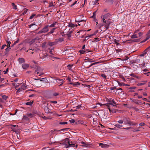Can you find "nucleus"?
Segmentation results:
<instances>
[{
    "label": "nucleus",
    "instance_id": "22",
    "mask_svg": "<svg viewBox=\"0 0 150 150\" xmlns=\"http://www.w3.org/2000/svg\"><path fill=\"white\" fill-rule=\"evenodd\" d=\"M116 127L119 128H120L122 127L123 126L122 125H120L119 124H116L115 125Z\"/></svg>",
    "mask_w": 150,
    "mask_h": 150
},
{
    "label": "nucleus",
    "instance_id": "35",
    "mask_svg": "<svg viewBox=\"0 0 150 150\" xmlns=\"http://www.w3.org/2000/svg\"><path fill=\"white\" fill-rule=\"evenodd\" d=\"M55 43L54 42H49L48 43L49 45L50 46H53L55 44Z\"/></svg>",
    "mask_w": 150,
    "mask_h": 150
},
{
    "label": "nucleus",
    "instance_id": "3",
    "mask_svg": "<svg viewBox=\"0 0 150 150\" xmlns=\"http://www.w3.org/2000/svg\"><path fill=\"white\" fill-rule=\"evenodd\" d=\"M65 142L66 143H68L65 145V147L66 148L70 147H74L75 146V144H73L71 141H69L68 138H66L65 139Z\"/></svg>",
    "mask_w": 150,
    "mask_h": 150
},
{
    "label": "nucleus",
    "instance_id": "11",
    "mask_svg": "<svg viewBox=\"0 0 150 150\" xmlns=\"http://www.w3.org/2000/svg\"><path fill=\"white\" fill-rule=\"evenodd\" d=\"M6 47H7L6 48L5 50L6 54H8L11 49V46H7Z\"/></svg>",
    "mask_w": 150,
    "mask_h": 150
},
{
    "label": "nucleus",
    "instance_id": "33",
    "mask_svg": "<svg viewBox=\"0 0 150 150\" xmlns=\"http://www.w3.org/2000/svg\"><path fill=\"white\" fill-rule=\"evenodd\" d=\"M33 103V102L30 101L26 103V104L27 105H31Z\"/></svg>",
    "mask_w": 150,
    "mask_h": 150
},
{
    "label": "nucleus",
    "instance_id": "55",
    "mask_svg": "<svg viewBox=\"0 0 150 150\" xmlns=\"http://www.w3.org/2000/svg\"><path fill=\"white\" fill-rule=\"evenodd\" d=\"M42 118H43V119H44V120H46L48 119H49V118H48V117H45V116H42Z\"/></svg>",
    "mask_w": 150,
    "mask_h": 150
},
{
    "label": "nucleus",
    "instance_id": "16",
    "mask_svg": "<svg viewBox=\"0 0 150 150\" xmlns=\"http://www.w3.org/2000/svg\"><path fill=\"white\" fill-rule=\"evenodd\" d=\"M11 39L8 38V37L7 38L6 40V42L7 43V45H6L7 46H11L10 44H11V42H10Z\"/></svg>",
    "mask_w": 150,
    "mask_h": 150
},
{
    "label": "nucleus",
    "instance_id": "8",
    "mask_svg": "<svg viewBox=\"0 0 150 150\" xmlns=\"http://www.w3.org/2000/svg\"><path fill=\"white\" fill-rule=\"evenodd\" d=\"M69 129V128H64L63 129H61L59 130H57L56 129H54V130H52L51 131V133L52 134H55V133L57 132L62 131H67Z\"/></svg>",
    "mask_w": 150,
    "mask_h": 150
},
{
    "label": "nucleus",
    "instance_id": "48",
    "mask_svg": "<svg viewBox=\"0 0 150 150\" xmlns=\"http://www.w3.org/2000/svg\"><path fill=\"white\" fill-rule=\"evenodd\" d=\"M116 41V40L115 39L114 40V42H115V44H116L117 46L118 45H120V44L117 42Z\"/></svg>",
    "mask_w": 150,
    "mask_h": 150
},
{
    "label": "nucleus",
    "instance_id": "45",
    "mask_svg": "<svg viewBox=\"0 0 150 150\" xmlns=\"http://www.w3.org/2000/svg\"><path fill=\"white\" fill-rule=\"evenodd\" d=\"M58 40L59 41V42H62L63 41H64V39L63 38H59Z\"/></svg>",
    "mask_w": 150,
    "mask_h": 150
},
{
    "label": "nucleus",
    "instance_id": "47",
    "mask_svg": "<svg viewBox=\"0 0 150 150\" xmlns=\"http://www.w3.org/2000/svg\"><path fill=\"white\" fill-rule=\"evenodd\" d=\"M79 52L81 54H84L86 52V51L84 50H80Z\"/></svg>",
    "mask_w": 150,
    "mask_h": 150
},
{
    "label": "nucleus",
    "instance_id": "36",
    "mask_svg": "<svg viewBox=\"0 0 150 150\" xmlns=\"http://www.w3.org/2000/svg\"><path fill=\"white\" fill-rule=\"evenodd\" d=\"M117 83L120 86H122V85L124 86V85H125V84L123 83H120L118 81H117Z\"/></svg>",
    "mask_w": 150,
    "mask_h": 150
},
{
    "label": "nucleus",
    "instance_id": "17",
    "mask_svg": "<svg viewBox=\"0 0 150 150\" xmlns=\"http://www.w3.org/2000/svg\"><path fill=\"white\" fill-rule=\"evenodd\" d=\"M140 61V60L139 59H136L132 60L131 61V62L132 63H139Z\"/></svg>",
    "mask_w": 150,
    "mask_h": 150
},
{
    "label": "nucleus",
    "instance_id": "27",
    "mask_svg": "<svg viewBox=\"0 0 150 150\" xmlns=\"http://www.w3.org/2000/svg\"><path fill=\"white\" fill-rule=\"evenodd\" d=\"M138 37L137 36L136 34H134L133 35H132L131 36V38L132 39L136 38H137Z\"/></svg>",
    "mask_w": 150,
    "mask_h": 150
},
{
    "label": "nucleus",
    "instance_id": "52",
    "mask_svg": "<svg viewBox=\"0 0 150 150\" xmlns=\"http://www.w3.org/2000/svg\"><path fill=\"white\" fill-rule=\"evenodd\" d=\"M81 144H83V145H82L83 146H85V147L86 146V143L84 142H81Z\"/></svg>",
    "mask_w": 150,
    "mask_h": 150
},
{
    "label": "nucleus",
    "instance_id": "54",
    "mask_svg": "<svg viewBox=\"0 0 150 150\" xmlns=\"http://www.w3.org/2000/svg\"><path fill=\"white\" fill-rule=\"evenodd\" d=\"M59 95V93H54L53 94V95L54 96H57Z\"/></svg>",
    "mask_w": 150,
    "mask_h": 150
},
{
    "label": "nucleus",
    "instance_id": "43",
    "mask_svg": "<svg viewBox=\"0 0 150 150\" xmlns=\"http://www.w3.org/2000/svg\"><path fill=\"white\" fill-rule=\"evenodd\" d=\"M117 122L120 124H122L124 122L123 119V120H118Z\"/></svg>",
    "mask_w": 150,
    "mask_h": 150
},
{
    "label": "nucleus",
    "instance_id": "9",
    "mask_svg": "<svg viewBox=\"0 0 150 150\" xmlns=\"http://www.w3.org/2000/svg\"><path fill=\"white\" fill-rule=\"evenodd\" d=\"M104 23V24L103 25L105 26V27L106 28V30L108 29L110 24V21L109 20L107 21H106L105 23Z\"/></svg>",
    "mask_w": 150,
    "mask_h": 150
},
{
    "label": "nucleus",
    "instance_id": "41",
    "mask_svg": "<svg viewBox=\"0 0 150 150\" xmlns=\"http://www.w3.org/2000/svg\"><path fill=\"white\" fill-rule=\"evenodd\" d=\"M32 50V51H33L34 50H32V49H30L29 50H28L27 51H26V52H28V51H29V52L31 53V54H33V53H34V52H31L30 51V50Z\"/></svg>",
    "mask_w": 150,
    "mask_h": 150
},
{
    "label": "nucleus",
    "instance_id": "12",
    "mask_svg": "<svg viewBox=\"0 0 150 150\" xmlns=\"http://www.w3.org/2000/svg\"><path fill=\"white\" fill-rule=\"evenodd\" d=\"M29 67V65L27 64H23L22 65V67L24 69H26Z\"/></svg>",
    "mask_w": 150,
    "mask_h": 150
},
{
    "label": "nucleus",
    "instance_id": "10",
    "mask_svg": "<svg viewBox=\"0 0 150 150\" xmlns=\"http://www.w3.org/2000/svg\"><path fill=\"white\" fill-rule=\"evenodd\" d=\"M11 128L12 131L14 132H16L18 130V126L11 125Z\"/></svg>",
    "mask_w": 150,
    "mask_h": 150
},
{
    "label": "nucleus",
    "instance_id": "13",
    "mask_svg": "<svg viewBox=\"0 0 150 150\" xmlns=\"http://www.w3.org/2000/svg\"><path fill=\"white\" fill-rule=\"evenodd\" d=\"M99 146H101L102 148H106L108 146V145L106 144H104L101 143H100L99 144Z\"/></svg>",
    "mask_w": 150,
    "mask_h": 150
},
{
    "label": "nucleus",
    "instance_id": "29",
    "mask_svg": "<svg viewBox=\"0 0 150 150\" xmlns=\"http://www.w3.org/2000/svg\"><path fill=\"white\" fill-rule=\"evenodd\" d=\"M148 50H146V49L144 51V52L143 53L140 54V56H144L147 53V52L148 51Z\"/></svg>",
    "mask_w": 150,
    "mask_h": 150
},
{
    "label": "nucleus",
    "instance_id": "5",
    "mask_svg": "<svg viewBox=\"0 0 150 150\" xmlns=\"http://www.w3.org/2000/svg\"><path fill=\"white\" fill-rule=\"evenodd\" d=\"M49 25H47L44 27L38 33V34L42 33H45L47 32L49 30Z\"/></svg>",
    "mask_w": 150,
    "mask_h": 150
},
{
    "label": "nucleus",
    "instance_id": "49",
    "mask_svg": "<svg viewBox=\"0 0 150 150\" xmlns=\"http://www.w3.org/2000/svg\"><path fill=\"white\" fill-rule=\"evenodd\" d=\"M35 16V14H32L30 17V19H32Z\"/></svg>",
    "mask_w": 150,
    "mask_h": 150
},
{
    "label": "nucleus",
    "instance_id": "44",
    "mask_svg": "<svg viewBox=\"0 0 150 150\" xmlns=\"http://www.w3.org/2000/svg\"><path fill=\"white\" fill-rule=\"evenodd\" d=\"M59 124L60 125H65L67 124V122H60Z\"/></svg>",
    "mask_w": 150,
    "mask_h": 150
},
{
    "label": "nucleus",
    "instance_id": "14",
    "mask_svg": "<svg viewBox=\"0 0 150 150\" xmlns=\"http://www.w3.org/2000/svg\"><path fill=\"white\" fill-rule=\"evenodd\" d=\"M86 20H85L84 19H81L79 18H76L75 21L77 22H81L82 21H86Z\"/></svg>",
    "mask_w": 150,
    "mask_h": 150
},
{
    "label": "nucleus",
    "instance_id": "42",
    "mask_svg": "<svg viewBox=\"0 0 150 150\" xmlns=\"http://www.w3.org/2000/svg\"><path fill=\"white\" fill-rule=\"evenodd\" d=\"M94 39L95 40L93 41V42H97V41H99L100 40V39L98 38H95Z\"/></svg>",
    "mask_w": 150,
    "mask_h": 150
},
{
    "label": "nucleus",
    "instance_id": "50",
    "mask_svg": "<svg viewBox=\"0 0 150 150\" xmlns=\"http://www.w3.org/2000/svg\"><path fill=\"white\" fill-rule=\"evenodd\" d=\"M7 45H3L1 48V49L2 50H3V49H4V48L5 47H6V46Z\"/></svg>",
    "mask_w": 150,
    "mask_h": 150
},
{
    "label": "nucleus",
    "instance_id": "53",
    "mask_svg": "<svg viewBox=\"0 0 150 150\" xmlns=\"http://www.w3.org/2000/svg\"><path fill=\"white\" fill-rule=\"evenodd\" d=\"M69 121L71 123H74L75 122V121L73 119L70 120Z\"/></svg>",
    "mask_w": 150,
    "mask_h": 150
},
{
    "label": "nucleus",
    "instance_id": "60",
    "mask_svg": "<svg viewBox=\"0 0 150 150\" xmlns=\"http://www.w3.org/2000/svg\"><path fill=\"white\" fill-rule=\"evenodd\" d=\"M67 80L69 81L70 82V83L71 82V78L69 77H68V78H67Z\"/></svg>",
    "mask_w": 150,
    "mask_h": 150
},
{
    "label": "nucleus",
    "instance_id": "26",
    "mask_svg": "<svg viewBox=\"0 0 150 150\" xmlns=\"http://www.w3.org/2000/svg\"><path fill=\"white\" fill-rule=\"evenodd\" d=\"M98 32V31L97 30L93 34H92L90 35V37H91L93 35H95Z\"/></svg>",
    "mask_w": 150,
    "mask_h": 150
},
{
    "label": "nucleus",
    "instance_id": "58",
    "mask_svg": "<svg viewBox=\"0 0 150 150\" xmlns=\"http://www.w3.org/2000/svg\"><path fill=\"white\" fill-rule=\"evenodd\" d=\"M142 66H141L142 67H146V66L145 65V63L144 62H143V64H141Z\"/></svg>",
    "mask_w": 150,
    "mask_h": 150
},
{
    "label": "nucleus",
    "instance_id": "30",
    "mask_svg": "<svg viewBox=\"0 0 150 150\" xmlns=\"http://www.w3.org/2000/svg\"><path fill=\"white\" fill-rule=\"evenodd\" d=\"M86 147L91 148L92 147V145L88 143H86Z\"/></svg>",
    "mask_w": 150,
    "mask_h": 150
},
{
    "label": "nucleus",
    "instance_id": "28",
    "mask_svg": "<svg viewBox=\"0 0 150 150\" xmlns=\"http://www.w3.org/2000/svg\"><path fill=\"white\" fill-rule=\"evenodd\" d=\"M12 6H13V9L16 10L17 9V6L15 5L14 3H12Z\"/></svg>",
    "mask_w": 150,
    "mask_h": 150
},
{
    "label": "nucleus",
    "instance_id": "19",
    "mask_svg": "<svg viewBox=\"0 0 150 150\" xmlns=\"http://www.w3.org/2000/svg\"><path fill=\"white\" fill-rule=\"evenodd\" d=\"M107 73L108 72L107 71H105L104 74H102L101 75V76L104 79H106L107 78V75L108 76Z\"/></svg>",
    "mask_w": 150,
    "mask_h": 150
},
{
    "label": "nucleus",
    "instance_id": "38",
    "mask_svg": "<svg viewBox=\"0 0 150 150\" xmlns=\"http://www.w3.org/2000/svg\"><path fill=\"white\" fill-rule=\"evenodd\" d=\"M2 99L4 100H6L8 98V97L5 95L2 96Z\"/></svg>",
    "mask_w": 150,
    "mask_h": 150
},
{
    "label": "nucleus",
    "instance_id": "46",
    "mask_svg": "<svg viewBox=\"0 0 150 150\" xmlns=\"http://www.w3.org/2000/svg\"><path fill=\"white\" fill-rule=\"evenodd\" d=\"M69 27H71L72 28L74 27V24H73L72 23H69Z\"/></svg>",
    "mask_w": 150,
    "mask_h": 150
},
{
    "label": "nucleus",
    "instance_id": "4",
    "mask_svg": "<svg viewBox=\"0 0 150 150\" xmlns=\"http://www.w3.org/2000/svg\"><path fill=\"white\" fill-rule=\"evenodd\" d=\"M108 103L106 104H103V105H106L108 107H109V105H112L113 106H114L115 105L113 104L112 103L115 104H116V102L114 101L113 99H110L108 100Z\"/></svg>",
    "mask_w": 150,
    "mask_h": 150
},
{
    "label": "nucleus",
    "instance_id": "24",
    "mask_svg": "<svg viewBox=\"0 0 150 150\" xmlns=\"http://www.w3.org/2000/svg\"><path fill=\"white\" fill-rule=\"evenodd\" d=\"M72 30H70L68 32L67 35L69 37H70L71 36V33H72Z\"/></svg>",
    "mask_w": 150,
    "mask_h": 150
},
{
    "label": "nucleus",
    "instance_id": "18",
    "mask_svg": "<svg viewBox=\"0 0 150 150\" xmlns=\"http://www.w3.org/2000/svg\"><path fill=\"white\" fill-rule=\"evenodd\" d=\"M18 61L20 63H22L25 62V61L24 58H19L18 59Z\"/></svg>",
    "mask_w": 150,
    "mask_h": 150
},
{
    "label": "nucleus",
    "instance_id": "32",
    "mask_svg": "<svg viewBox=\"0 0 150 150\" xmlns=\"http://www.w3.org/2000/svg\"><path fill=\"white\" fill-rule=\"evenodd\" d=\"M27 115L28 117H32L34 116V115L31 113H28Z\"/></svg>",
    "mask_w": 150,
    "mask_h": 150
},
{
    "label": "nucleus",
    "instance_id": "31",
    "mask_svg": "<svg viewBox=\"0 0 150 150\" xmlns=\"http://www.w3.org/2000/svg\"><path fill=\"white\" fill-rule=\"evenodd\" d=\"M130 76L133 77H135L136 78H139V77L137 76L136 75L134 74H130Z\"/></svg>",
    "mask_w": 150,
    "mask_h": 150
},
{
    "label": "nucleus",
    "instance_id": "39",
    "mask_svg": "<svg viewBox=\"0 0 150 150\" xmlns=\"http://www.w3.org/2000/svg\"><path fill=\"white\" fill-rule=\"evenodd\" d=\"M23 119L26 120H29V118L26 116H24Z\"/></svg>",
    "mask_w": 150,
    "mask_h": 150
},
{
    "label": "nucleus",
    "instance_id": "15",
    "mask_svg": "<svg viewBox=\"0 0 150 150\" xmlns=\"http://www.w3.org/2000/svg\"><path fill=\"white\" fill-rule=\"evenodd\" d=\"M147 82L146 81H141L140 83H138L137 84V85L138 86H141L142 85H144L146 84V82Z\"/></svg>",
    "mask_w": 150,
    "mask_h": 150
},
{
    "label": "nucleus",
    "instance_id": "23",
    "mask_svg": "<svg viewBox=\"0 0 150 150\" xmlns=\"http://www.w3.org/2000/svg\"><path fill=\"white\" fill-rule=\"evenodd\" d=\"M69 84H70L71 85H73V86H76V85H79L80 83H79L78 82H76V83H73L72 82H71L69 83Z\"/></svg>",
    "mask_w": 150,
    "mask_h": 150
},
{
    "label": "nucleus",
    "instance_id": "59",
    "mask_svg": "<svg viewBox=\"0 0 150 150\" xmlns=\"http://www.w3.org/2000/svg\"><path fill=\"white\" fill-rule=\"evenodd\" d=\"M108 109H109L110 112H113V113L115 112H114V111H113V110H112L110 109V105H109V107H108Z\"/></svg>",
    "mask_w": 150,
    "mask_h": 150
},
{
    "label": "nucleus",
    "instance_id": "40",
    "mask_svg": "<svg viewBox=\"0 0 150 150\" xmlns=\"http://www.w3.org/2000/svg\"><path fill=\"white\" fill-rule=\"evenodd\" d=\"M22 89H21V88H18L16 89V90H17V91L16 92V93H18L21 91L22 90Z\"/></svg>",
    "mask_w": 150,
    "mask_h": 150
},
{
    "label": "nucleus",
    "instance_id": "1",
    "mask_svg": "<svg viewBox=\"0 0 150 150\" xmlns=\"http://www.w3.org/2000/svg\"><path fill=\"white\" fill-rule=\"evenodd\" d=\"M123 119L124 124L125 125L128 124L129 125H133L136 124H134L133 122L131 121L129 117H125L123 118Z\"/></svg>",
    "mask_w": 150,
    "mask_h": 150
},
{
    "label": "nucleus",
    "instance_id": "6",
    "mask_svg": "<svg viewBox=\"0 0 150 150\" xmlns=\"http://www.w3.org/2000/svg\"><path fill=\"white\" fill-rule=\"evenodd\" d=\"M45 112L52 114L53 113L54 115H56L58 116H61V115H59L57 114H56L55 112L54 111V112H51L50 111V110L47 107H45Z\"/></svg>",
    "mask_w": 150,
    "mask_h": 150
},
{
    "label": "nucleus",
    "instance_id": "62",
    "mask_svg": "<svg viewBox=\"0 0 150 150\" xmlns=\"http://www.w3.org/2000/svg\"><path fill=\"white\" fill-rule=\"evenodd\" d=\"M130 89H134L136 88V87H132L128 88Z\"/></svg>",
    "mask_w": 150,
    "mask_h": 150
},
{
    "label": "nucleus",
    "instance_id": "21",
    "mask_svg": "<svg viewBox=\"0 0 150 150\" xmlns=\"http://www.w3.org/2000/svg\"><path fill=\"white\" fill-rule=\"evenodd\" d=\"M27 86L26 84L23 83L21 86V89L23 90L27 88Z\"/></svg>",
    "mask_w": 150,
    "mask_h": 150
},
{
    "label": "nucleus",
    "instance_id": "20",
    "mask_svg": "<svg viewBox=\"0 0 150 150\" xmlns=\"http://www.w3.org/2000/svg\"><path fill=\"white\" fill-rule=\"evenodd\" d=\"M47 55H48L47 54H42V55L40 54V58L42 59H44Z\"/></svg>",
    "mask_w": 150,
    "mask_h": 150
},
{
    "label": "nucleus",
    "instance_id": "63",
    "mask_svg": "<svg viewBox=\"0 0 150 150\" xmlns=\"http://www.w3.org/2000/svg\"><path fill=\"white\" fill-rule=\"evenodd\" d=\"M77 1H75L74 3H73L71 5V6L72 7L73 6H74V5H75L77 3Z\"/></svg>",
    "mask_w": 150,
    "mask_h": 150
},
{
    "label": "nucleus",
    "instance_id": "61",
    "mask_svg": "<svg viewBox=\"0 0 150 150\" xmlns=\"http://www.w3.org/2000/svg\"><path fill=\"white\" fill-rule=\"evenodd\" d=\"M34 25H35V24L34 23H33V24H31L30 25H29V27L30 28H31L32 26Z\"/></svg>",
    "mask_w": 150,
    "mask_h": 150
},
{
    "label": "nucleus",
    "instance_id": "25",
    "mask_svg": "<svg viewBox=\"0 0 150 150\" xmlns=\"http://www.w3.org/2000/svg\"><path fill=\"white\" fill-rule=\"evenodd\" d=\"M56 29V28H53V29H52V30H51V31L48 33L47 34L49 35L50 34L52 33H53L54 32V30Z\"/></svg>",
    "mask_w": 150,
    "mask_h": 150
},
{
    "label": "nucleus",
    "instance_id": "64",
    "mask_svg": "<svg viewBox=\"0 0 150 150\" xmlns=\"http://www.w3.org/2000/svg\"><path fill=\"white\" fill-rule=\"evenodd\" d=\"M46 44V42H45L42 43V47H45Z\"/></svg>",
    "mask_w": 150,
    "mask_h": 150
},
{
    "label": "nucleus",
    "instance_id": "37",
    "mask_svg": "<svg viewBox=\"0 0 150 150\" xmlns=\"http://www.w3.org/2000/svg\"><path fill=\"white\" fill-rule=\"evenodd\" d=\"M57 81H61V82H60V83H61L59 85V86H61L63 84V82L62 81V79H58L57 80Z\"/></svg>",
    "mask_w": 150,
    "mask_h": 150
},
{
    "label": "nucleus",
    "instance_id": "56",
    "mask_svg": "<svg viewBox=\"0 0 150 150\" xmlns=\"http://www.w3.org/2000/svg\"><path fill=\"white\" fill-rule=\"evenodd\" d=\"M145 125V124L143 122H141L139 124V125L140 126H143Z\"/></svg>",
    "mask_w": 150,
    "mask_h": 150
},
{
    "label": "nucleus",
    "instance_id": "57",
    "mask_svg": "<svg viewBox=\"0 0 150 150\" xmlns=\"http://www.w3.org/2000/svg\"><path fill=\"white\" fill-rule=\"evenodd\" d=\"M144 74L146 75L147 76H149L150 74V72L149 71L147 73H145Z\"/></svg>",
    "mask_w": 150,
    "mask_h": 150
},
{
    "label": "nucleus",
    "instance_id": "7",
    "mask_svg": "<svg viewBox=\"0 0 150 150\" xmlns=\"http://www.w3.org/2000/svg\"><path fill=\"white\" fill-rule=\"evenodd\" d=\"M109 15V13H107L104 15L101 16V18L102 20H103V23H105L106 21L105 20L107 19Z\"/></svg>",
    "mask_w": 150,
    "mask_h": 150
},
{
    "label": "nucleus",
    "instance_id": "51",
    "mask_svg": "<svg viewBox=\"0 0 150 150\" xmlns=\"http://www.w3.org/2000/svg\"><path fill=\"white\" fill-rule=\"evenodd\" d=\"M19 39H18L16 41L14 42V45H16L17 43H18L19 41Z\"/></svg>",
    "mask_w": 150,
    "mask_h": 150
},
{
    "label": "nucleus",
    "instance_id": "34",
    "mask_svg": "<svg viewBox=\"0 0 150 150\" xmlns=\"http://www.w3.org/2000/svg\"><path fill=\"white\" fill-rule=\"evenodd\" d=\"M72 66H73V65L69 64V65H68L67 66V67L69 69V70H71V69Z\"/></svg>",
    "mask_w": 150,
    "mask_h": 150
},
{
    "label": "nucleus",
    "instance_id": "2",
    "mask_svg": "<svg viewBox=\"0 0 150 150\" xmlns=\"http://www.w3.org/2000/svg\"><path fill=\"white\" fill-rule=\"evenodd\" d=\"M43 70V69L41 67H37V69L35 71V73L34 74L35 75L36 74L39 76H41L44 74V73L42 72Z\"/></svg>",
    "mask_w": 150,
    "mask_h": 150
}]
</instances>
